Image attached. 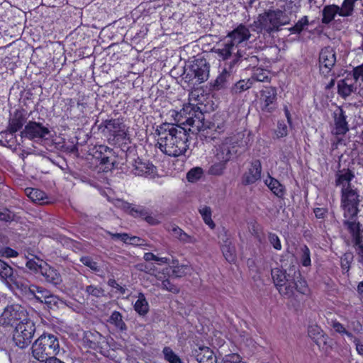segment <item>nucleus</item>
<instances>
[{"label": "nucleus", "instance_id": "obj_1", "mask_svg": "<svg viewBox=\"0 0 363 363\" xmlns=\"http://www.w3.org/2000/svg\"><path fill=\"white\" fill-rule=\"evenodd\" d=\"M155 133L159 149L168 156L179 157L189 149L190 134L186 127L164 123L157 126Z\"/></svg>", "mask_w": 363, "mask_h": 363}, {"label": "nucleus", "instance_id": "obj_2", "mask_svg": "<svg viewBox=\"0 0 363 363\" xmlns=\"http://www.w3.org/2000/svg\"><path fill=\"white\" fill-rule=\"evenodd\" d=\"M180 118L177 120L179 125L186 127L188 133L196 134L200 132L201 136L206 140L210 139L215 140L219 130H221L223 125H216L215 123L206 121L204 114L199 106L193 104H188L184 106L183 109L179 113Z\"/></svg>", "mask_w": 363, "mask_h": 363}, {"label": "nucleus", "instance_id": "obj_3", "mask_svg": "<svg viewBox=\"0 0 363 363\" xmlns=\"http://www.w3.org/2000/svg\"><path fill=\"white\" fill-rule=\"evenodd\" d=\"M299 6L293 1H289L284 6L283 9H269L258 16L257 20L254 21L256 30L271 34L281 30V27L288 25L294 17H296Z\"/></svg>", "mask_w": 363, "mask_h": 363}, {"label": "nucleus", "instance_id": "obj_4", "mask_svg": "<svg viewBox=\"0 0 363 363\" xmlns=\"http://www.w3.org/2000/svg\"><path fill=\"white\" fill-rule=\"evenodd\" d=\"M31 350L35 359L44 362L57 354L60 351L59 340L53 334L45 333L34 341Z\"/></svg>", "mask_w": 363, "mask_h": 363}, {"label": "nucleus", "instance_id": "obj_5", "mask_svg": "<svg viewBox=\"0 0 363 363\" xmlns=\"http://www.w3.org/2000/svg\"><path fill=\"white\" fill-rule=\"evenodd\" d=\"M209 68L206 60L196 59L191 65L185 67L182 75V79L192 86H197L208 79Z\"/></svg>", "mask_w": 363, "mask_h": 363}, {"label": "nucleus", "instance_id": "obj_6", "mask_svg": "<svg viewBox=\"0 0 363 363\" xmlns=\"http://www.w3.org/2000/svg\"><path fill=\"white\" fill-rule=\"evenodd\" d=\"M341 193L342 206L344 209V217L346 218V220H343V225L348 230L347 226L345 225V222L349 221L357 223L354 218L357 216L359 212L358 206L360 202L359 199V195L357 189L356 188H353L351 185L342 188ZM357 223L361 224L359 222H357Z\"/></svg>", "mask_w": 363, "mask_h": 363}, {"label": "nucleus", "instance_id": "obj_7", "mask_svg": "<svg viewBox=\"0 0 363 363\" xmlns=\"http://www.w3.org/2000/svg\"><path fill=\"white\" fill-rule=\"evenodd\" d=\"M35 330V324L30 318L18 323L12 333L14 345L20 349L28 347L31 343Z\"/></svg>", "mask_w": 363, "mask_h": 363}, {"label": "nucleus", "instance_id": "obj_8", "mask_svg": "<svg viewBox=\"0 0 363 363\" xmlns=\"http://www.w3.org/2000/svg\"><path fill=\"white\" fill-rule=\"evenodd\" d=\"M350 235V240L347 242L348 246H352L357 254V261L363 268V227L362 224L355 222H345Z\"/></svg>", "mask_w": 363, "mask_h": 363}, {"label": "nucleus", "instance_id": "obj_9", "mask_svg": "<svg viewBox=\"0 0 363 363\" xmlns=\"http://www.w3.org/2000/svg\"><path fill=\"white\" fill-rule=\"evenodd\" d=\"M29 319L26 309L19 304L8 305L0 315V324L13 325Z\"/></svg>", "mask_w": 363, "mask_h": 363}, {"label": "nucleus", "instance_id": "obj_10", "mask_svg": "<svg viewBox=\"0 0 363 363\" xmlns=\"http://www.w3.org/2000/svg\"><path fill=\"white\" fill-rule=\"evenodd\" d=\"M299 273L294 274L293 278L289 279L288 281L281 284V286L278 287L280 295L286 298H292L294 296L295 291H298L302 294H305L308 291L306 282L301 279Z\"/></svg>", "mask_w": 363, "mask_h": 363}, {"label": "nucleus", "instance_id": "obj_11", "mask_svg": "<svg viewBox=\"0 0 363 363\" xmlns=\"http://www.w3.org/2000/svg\"><path fill=\"white\" fill-rule=\"evenodd\" d=\"M238 151V140L233 137L226 138L216 148V160L228 162Z\"/></svg>", "mask_w": 363, "mask_h": 363}, {"label": "nucleus", "instance_id": "obj_12", "mask_svg": "<svg viewBox=\"0 0 363 363\" xmlns=\"http://www.w3.org/2000/svg\"><path fill=\"white\" fill-rule=\"evenodd\" d=\"M277 93L275 87L267 86L260 91L259 104L261 110L272 113L277 107Z\"/></svg>", "mask_w": 363, "mask_h": 363}, {"label": "nucleus", "instance_id": "obj_13", "mask_svg": "<svg viewBox=\"0 0 363 363\" xmlns=\"http://www.w3.org/2000/svg\"><path fill=\"white\" fill-rule=\"evenodd\" d=\"M336 62V53L330 46L323 48L319 54L320 72L325 77L330 74Z\"/></svg>", "mask_w": 363, "mask_h": 363}, {"label": "nucleus", "instance_id": "obj_14", "mask_svg": "<svg viewBox=\"0 0 363 363\" xmlns=\"http://www.w3.org/2000/svg\"><path fill=\"white\" fill-rule=\"evenodd\" d=\"M50 133L48 128L43 126L42 123L35 121H29L21 132L20 136L26 138L30 140H37L43 139Z\"/></svg>", "mask_w": 363, "mask_h": 363}, {"label": "nucleus", "instance_id": "obj_15", "mask_svg": "<svg viewBox=\"0 0 363 363\" xmlns=\"http://www.w3.org/2000/svg\"><path fill=\"white\" fill-rule=\"evenodd\" d=\"M102 125L107 130L108 133L118 139H125L127 136L125 125L121 118L106 120Z\"/></svg>", "mask_w": 363, "mask_h": 363}, {"label": "nucleus", "instance_id": "obj_16", "mask_svg": "<svg viewBox=\"0 0 363 363\" xmlns=\"http://www.w3.org/2000/svg\"><path fill=\"white\" fill-rule=\"evenodd\" d=\"M261 162L259 160H255L251 162L250 167L242 174V184L245 186L255 184L261 179Z\"/></svg>", "mask_w": 363, "mask_h": 363}, {"label": "nucleus", "instance_id": "obj_17", "mask_svg": "<svg viewBox=\"0 0 363 363\" xmlns=\"http://www.w3.org/2000/svg\"><path fill=\"white\" fill-rule=\"evenodd\" d=\"M235 66L232 65L230 61L229 63H226L222 71V72L217 77L213 83V87L214 90H220L226 88L233 79V72Z\"/></svg>", "mask_w": 363, "mask_h": 363}, {"label": "nucleus", "instance_id": "obj_18", "mask_svg": "<svg viewBox=\"0 0 363 363\" xmlns=\"http://www.w3.org/2000/svg\"><path fill=\"white\" fill-rule=\"evenodd\" d=\"M251 34L249 28L240 23L232 31L229 32L226 38H229V40L238 48V45L244 41L248 40Z\"/></svg>", "mask_w": 363, "mask_h": 363}, {"label": "nucleus", "instance_id": "obj_19", "mask_svg": "<svg viewBox=\"0 0 363 363\" xmlns=\"http://www.w3.org/2000/svg\"><path fill=\"white\" fill-rule=\"evenodd\" d=\"M333 118L335 127L332 131L333 134L335 135H345L349 131L345 111L339 108L333 113Z\"/></svg>", "mask_w": 363, "mask_h": 363}, {"label": "nucleus", "instance_id": "obj_20", "mask_svg": "<svg viewBox=\"0 0 363 363\" xmlns=\"http://www.w3.org/2000/svg\"><path fill=\"white\" fill-rule=\"evenodd\" d=\"M18 288L24 292V294L28 297H33L41 303H43L44 300H45L48 296L50 295L49 291L35 285L29 286L21 282L20 284V287Z\"/></svg>", "mask_w": 363, "mask_h": 363}, {"label": "nucleus", "instance_id": "obj_21", "mask_svg": "<svg viewBox=\"0 0 363 363\" xmlns=\"http://www.w3.org/2000/svg\"><path fill=\"white\" fill-rule=\"evenodd\" d=\"M232 65L235 66L238 63L242 64V67L247 68L250 67H255L259 63V60L257 56L252 55L250 53L238 49L235 54V58L231 61Z\"/></svg>", "mask_w": 363, "mask_h": 363}, {"label": "nucleus", "instance_id": "obj_22", "mask_svg": "<svg viewBox=\"0 0 363 363\" xmlns=\"http://www.w3.org/2000/svg\"><path fill=\"white\" fill-rule=\"evenodd\" d=\"M27 118L25 113L20 110H16L13 116L9 121V125L6 131L1 132V134L9 132L11 134L16 133L22 128L26 123Z\"/></svg>", "mask_w": 363, "mask_h": 363}, {"label": "nucleus", "instance_id": "obj_23", "mask_svg": "<svg viewBox=\"0 0 363 363\" xmlns=\"http://www.w3.org/2000/svg\"><path fill=\"white\" fill-rule=\"evenodd\" d=\"M133 173L137 176L153 177L156 172V167L150 162H144L140 159L135 160L133 164Z\"/></svg>", "mask_w": 363, "mask_h": 363}, {"label": "nucleus", "instance_id": "obj_24", "mask_svg": "<svg viewBox=\"0 0 363 363\" xmlns=\"http://www.w3.org/2000/svg\"><path fill=\"white\" fill-rule=\"evenodd\" d=\"M40 274L47 282L54 286H58L62 282V279L59 272L47 263H43Z\"/></svg>", "mask_w": 363, "mask_h": 363}, {"label": "nucleus", "instance_id": "obj_25", "mask_svg": "<svg viewBox=\"0 0 363 363\" xmlns=\"http://www.w3.org/2000/svg\"><path fill=\"white\" fill-rule=\"evenodd\" d=\"M220 247L225 259L228 262L232 263L236 260L235 247L226 235H223L221 238Z\"/></svg>", "mask_w": 363, "mask_h": 363}, {"label": "nucleus", "instance_id": "obj_26", "mask_svg": "<svg viewBox=\"0 0 363 363\" xmlns=\"http://www.w3.org/2000/svg\"><path fill=\"white\" fill-rule=\"evenodd\" d=\"M169 231L173 237L184 244H195L198 242L194 236L188 235L176 225H172L169 228Z\"/></svg>", "mask_w": 363, "mask_h": 363}, {"label": "nucleus", "instance_id": "obj_27", "mask_svg": "<svg viewBox=\"0 0 363 363\" xmlns=\"http://www.w3.org/2000/svg\"><path fill=\"white\" fill-rule=\"evenodd\" d=\"M0 278L4 281L13 283L17 288L20 287L21 282L15 277L13 268L1 259H0Z\"/></svg>", "mask_w": 363, "mask_h": 363}, {"label": "nucleus", "instance_id": "obj_28", "mask_svg": "<svg viewBox=\"0 0 363 363\" xmlns=\"http://www.w3.org/2000/svg\"><path fill=\"white\" fill-rule=\"evenodd\" d=\"M196 357L199 363H216L217 357L208 347H201L196 350Z\"/></svg>", "mask_w": 363, "mask_h": 363}, {"label": "nucleus", "instance_id": "obj_29", "mask_svg": "<svg viewBox=\"0 0 363 363\" xmlns=\"http://www.w3.org/2000/svg\"><path fill=\"white\" fill-rule=\"evenodd\" d=\"M339 6L335 4L326 5L322 10L321 22L324 25H329L338 14Z\"/></svg>", "mask_w": 363, "mask_h": 363}, {"label": "nucleus", "instance_id": "obj_30", "mask_svg": "<svg viewBox=\"0 0 363 363\" xmlns=\"http://www.w3.org/2000/svg\"><path fill=\"white\" fill-rule=\"evenodd\" d=\"M236 48L237 47L228 40L221 45V48L214 49V52L220 59L226 60L232 56Z\"/></svg>", "mask_w": 363, "mask_h": 363}, {"label": "nucleus", "instance_id": "obj_31", "mask_svg": "<svg viewBox=\"0 0 363 363\" xmlns=\"http://www.w3.org/2000/svg\"><path fill=\"white\" fill-rule=\"evenodd\" d=\"M352 79L347 77L338 82L337 89L340 95L346 97L356 90V87L352 84Z\"/></svg>", "mask_w": 363, "mask_h": 363}, {"label": "nucleus", "instance_id": "obj_32", "mask_svg": "<svg viewBox=\"0 0 363 363\" xmlns=\"http://www.w3.org/2000/svg\"><path fill=\"white\" fill-rule=\"evenodd\" d=\"M271 274L277 289L281 286V284L288 281L289 279L293 278V276L287 274L285 270L279 268L272 269Z\"/></svg>", "mask_w": 363, "mask_h": 363}, {"label": "nucleus", "instance_id": "obj_33", "mask_svg": "<svg viewBox=\"0 0 363 363\" xmlns=\"http://www.w3.org/2000/svg\"><path fill=\"white\" fill-rule=\"evenodd\" d=\"M25 192L28 197L33 202L40 204L48 203L46 194L44 191L33 188H26Z\"/></svg>", "mask_w": 363, "mask_h": 363}, {"label": "nucleus", "instance_id": "obj_34", "mask_svg": "<svg viewBox=\"0 0 363 363\" xmlns=\"http://www.w3.org/2000/svg\"><path fill=\"white\" fill-rule=\"evenodd\" d=\"M354 175L350 169H342L336 174V186H342V188L351 185L350 182Z\"/></svg>", "mask_w": 363, "mask_h": 363}, {"label": "nucleus", "instance_id": "obj_35", "mask_svg": "<svg viewBox=\"0 0 363 363\" xmlns=\"http://www.w3.org/2000/svg\"><path fill=\"white\" fill-rule=\"evenodd\" d=\"M264 183L279 198H282L284 196L285 188L276 179L269 177L268 179L264 181Z\"/></svg>", "mask_w": 363, "mask_h": 363}, {"label": "nucleus", "instance_id": "obj_36", "mask_svg": "<svg viewBox=\"0 0 363 363\" xmlns=\"http://www.w3.org/2000/svg\"><path fill=\"white\" fill-rule=\"evenodd\" d=\"M308 333L309 337L320 346L321 342L325 343V337L323 330L317 325H313L308 327Z\"/></svg>", "mask_w": 363, "mask_h": 363}, {"label": "nucleus", "instance_id": "obj_37", "mask_svg": "<svg viewBox=\"0 0 363 363\" xmlns=\"http://www.w3.org/2000/svg\"><path fill=\"white\" fill-rule=\"evenodd\" d=\"M134 310L141 316H145L148 313L149 304L143 293H139L138 298L134 304Z\"/></svg>", "mask_w": 363, "mask_h": 363}, {"label": "nucleus", "instance_id": "obj_38", "mask_svg": "<svg viewBox=\"0 0 363 363\" xmlns=\"http://www.w3.org/2000/svg\"><path fill=\"white\" fill-rule=\"evenodd\" d=\"M108 322L122 332L127 330V325L123 320L121 313L118 311H113L109 317Z\"/></svg>", "mask_w": 363, "mask_h": 363}, {"label": "nucleus", "instance_id": "obj_39", "mask_svg": "<svg viewBox=\"0 0 363 363\" xmlns=\"http://www.w3.org/2000/svg\"><path fill=\"white\" fill-rule=\"evenodd\" d=\"M354 3L352 0H344L341 6H339L338 15L342 17H348L352 15Z\"/></svg>", "mask_w": 363, "mask_h": 363}, {"label": "nucleus", "instance_id": "obj_40", "mask_svg": "<svg viewBox=\"0 0 363 363\" xmlns=\"http://www.w3.org/2000/svg\"><path fill=\"white\" fill-rule=\"evenodd\" d=\"M252 86V82L250 79L247 80H240L237 82L231 88V92L232 94H240L250 88H251Z\"/></svg>", "mask_w": 363, "mask_h": 363}, {"label": "nucleus", "instance_id": "obj_41", "mask_svg": "<svg viewBox=\"0 0 363 363\" xmlns=\"http://www.w3.org/2000/svg\"><path fill=\"white\" fill-rule=\"evenodd\" d=\"M309 25L308 16H304L298 20L294 26L289 28V30L294 34H300Z\"/></svg>", "mask_w": 363, "mask_h": 363}, {"label": "nucleus", "instance_id": "obj_42", "mask_svg": "<svg viewBox=\"0 0 363 363\" xmlns=\"http://www.w3.org/2000/svg\"><path fill=\"white\" fill-rule=\"evenodd\" d=\"M162 353L164 359L169 363H182L179 357L169 347H164Z\"/></svg>", "mask_w": 363, "mask_h": 363}, {"label": "nucleus", "instance_id": "obj_43", "mask_svg": "<svg viewBox=\"0 0 363 363\" xmlns=\"http://www.w3.org/2000/svg\"><path fill=\"white\" fill-rule=\"evenodd\" d=\"M204 223L208 225L211 229L215 228V223L211 218V209L208 206H203L199 209Z\"/></svg>", "mask_w": 363, "mask_h": 363}, {"label": "nucleus", "instance_id": "obj_44", "mask_svg": "<svg viewBox=\"0 0 363 363\" xmlns=\"http://www.w3.org/2000/svg\"><path fill=\"white\" fill-rule=\"evenodd\" d=\"M217 161V162H215L209 168L208 173L211 175L220 176L223 174L225 169H226V164L228 162H224L223 161L220 160Z\"/></svg>", "mask_w": 363, "mask_h": 363}, {"label": "nucleus", "instance_id": "obj_45", "mask_svg": "<svg viewBox=\"0 0 363 363\" xmlns=\"http://www.w3.org/2000/svg\"><path fill=\"white\" fill-rule=\"evenodd\" d=\"M301 251V262L304 267H308L311 264V252L309 248L306 245H303L300 248Z\"/></svg>", "mask_w": 363, "mask_h": 363}, {"label": "nucleus", "instance_id": "obj_46", "mask_svg": "<svg viewBox=\"0 0 363 363\" xmlns=\"http://www.w3.org/2000/svg\"><path fill=\"white\" fill-rule=\"evenodd\" d=\"M203 171L201 167H194L190 169L186 174V179L190 182L199 180L203 175Z\"/></svg>", "mask_w": 363, "mask_h": 363}, {"label": "nucleus", "instance_id": "obj_47", "mask_svg": "<svg viewBox=\"0 0 363 363\" xmlns=\"http://www.w3.org/2000/svg\"><path fill=\"white\" fill-rule=\"evenodd\" d=\"M354 259V255L350 252H345L341 257V267L343 271L347 272L350 269V264Z\"/></svg>", "mask_w": 363, "mask_h": 363}, {"label": "nucleus", "instance_id": "obj_48", "mask_svg": "<svg viewBox=\"0 0 363 363\" xmlns=\"http://www.w3.org/2000/svg\"><path fill=\"white\" fill-rule=\"evenodd\" d=\"M85 291L89 296L100 298L104 296V290L99 286L89 285L85 288Z\"/></svg>", "mask_w": 363, "mask_h": 363}, {"label": "nucleus", "instance_id": "obj_49", "mask_svg": "<svg viewBox=\"0 0 363 363\" xmlns=\"http://www.w3.org/2000/svg\"><path fill=\"white\" fill-rule=\"evenodd\" d=\"M191 271V267L189 265H177L173 267L172 275L175 277H182L189 274Z\"/></svg>", "mask_w": 363, "mask_h": 363}, {"label": "nucleus", "instance_id": "obj_50", "mask_svg": "<svg viewBox=\"0 0 363 363\" xmlns=\"http://www.w3.org/2000/svg\"><path fill=\"white\" fill-rule=\"evenodd\" d=\"M80 262L85 266L88 267L89 268H90L92 271L95 272H99L101 269L100 267H99L97 262H94L93 260V259L90 257H88V256H85V257H82L80 258Z\"/></svg>", "mask_w": 363, "mask_h": 363}, {"label": "nucleus", "instance_id": "obj_51", "mask_svg": "<svg viewBox=\"0 0 363 363\" xmlns=\"http://www.w3.org/2000/svg\"><path fill=\"white\" fill-rule=\"evenodd\" d=\"M250 79L252 80V82H253V81L261 82H269V77L266 70L257 69L253 74V75Z\"/></svg>", "mask_w": 363, "mask_h": 363}, {"label": "nucleus", "instance_id": "obj_52", "mask_svg": "<svg viewBox=\"0 0 363 363\" xmlns=\"http://www.w3.org/2000/svg\"><path fill=\"white\" fill-rule=\"evenodd\" d=\"M43 260L38 259V262L34 259H29L27 261L26 266L30 270L35 272H41V267L43 264Z\"/></svg>", "mask_w": 363, "mask_h": 363}, {"label": "nucleus", "instance_id": "obj_53", "mask_svg": "<svg viewBox=\"0 0 363 363\" xmlns=\"http://www.w3.org/2000/svg\"><path fill=\"white\" fill-rule=\"evenodd\" d=\"M221 363H242V357L237 353H232L225 355Z\"/></svg>", "mask_w": 363, "mask_h": 363}, {"label": "nucleus", "instance_id": "obj_54", "mask_svg": "<svg viewBox=\"0 0 363 363\" xmlns=\"http://www.w3.org/2000/svg\"><path fill=\"white\" fill-rule=\"evenodd\" d=\"M268 240L275 250H280L281 249V244L277 235L269 233Z\"/></svg>", "mask_w": 363, "mask_h": 363}, {"label": "nucleus", "instance_id": "obj_55", "mask_svg": "<svg viewBox=\"0 0 363 363\" xmlns=\"http://www.w3.org/2000/svg\"><path fill=\"white\" fill-rule=\"evenodd\" d=\"M162 288L173 294H178L179 292V289L177 286L173 284L169 279L162 281Z\"/></svg>", "mask_w": 363, "mask_h": 363}, {"label": "nucleus", "instance_id": "obj_56", "mask_svg": "<svg viewBox=\"0 0 363 363\" xmlns=\"http://www.w3.org/2000/svg\"><path fill=\"white\" fill-rule=\"evenodd\" d=\"M135 267L138 270L148 274H152L155 270V266L153 264L139 263L135 266Z\"/></svg>", "mask_w": 363, "mask_h": 363}, {"label": "nucleus", "instance_id": "obj_57", "mask_svg": "<svg viewBox=\"0 0 363 363\" xmlns=\"http://www.w3.org/2000/svg\"><path fill=\"white\" fill-rule=\"evenodd\" d=\"M14 219V214L8 209L0 211V220L11 222Z\"/></svg>", "mask_w": 363, "mask_h": 363}, {"label": "nucleus", "instance_id": "obj_58", "mask_svg": "<svg viewBox=\"0 0 363 363\" xmlns=\"http://www.w3.org/2000/svg\"><path fill=\"white\" fill-rule=\"evenodd\" d=\"M18 252L10 247H5L0 250V256L7 258L17 257Z\"/></svg>", "mask_w": 363, "mask_h": 363}, {"label": "nucleus", "instance_id": "obj_59", "mask_svg": "<svg viewBox=\"0 0 363 363\" xmlns=\"http://www.w3.org/2000/svg\"><path fill=\"white\" fill-rule=\"evenodd\" d=\"M130 215L134 217H145L147 215V212L143 207H135L131 208Z\"/></svg>", "mask_w": 363, "mask_h": 363}, {"label": "nucleus", "instance_id": "obj_60", "mask_svg": "<svg viewBox=\"0 0 363 363\" xmlns=\"http://www.w3.org/2000/svg\"><path fill=\"white\" fill-rule=\"evenodd\" d=\"M106 233L111 237L112 239L121 240L123 242H128L129 235L127 233H113L109 231H107Z\"/></svg>", "mask_w": 363, "mask_h": 363}, {"label": "nucleus", "instance_id": "obj_61", "mask_svg": "<svg viewBox=\"0 0 363 363\" xmlns=\"http://www.w3.org/2000/svg\"><path fill=\"white\" fill-rule=\"evenodd\" d=\"M331 326L338 333L343 335V333H346V329L344 325L337 320L331 321Z\"/></svg>", "mask_w": 363, "mask_h": 363}, {"label": "nucleus", "instance_id": "obj_62", "mask_svg": "<svg viewBox=\"0 0 363 363\" xmlns=\"http://www.w3.org/2000/svg\"><path fill=\"white\" fill-rule=\"evenodd\" d=\"M359 78L363 80V64L353 69V79L357 82Z\"/></svg>", "mask_w": 363, "mask_h": 363}, {"label": "nucleus", "instance_id": "obj_63", "mask_svg": "<svg viewBox=\"0 0 363 363\" xmlns=\"http://www.w3.org/2000/svg\"><path fill=\"white\" fill-rule=\"evenodd\" d=\"M108 286L116 289L121 294H125L126 289L123 286H120L115 279H110L108 281Z\"/></svg>", "mask_w": 363, "mask_h": 363}, {"label": "nucleus", "instance_id": "obj_64", "mask_svg": "<svg viewBox=\"0 0 363 363\" xmlns=\"http://www.w3.org/2000/svg\"><path fill=\"white\" fill-rule=\"evenodd\" d=\"M60 301L59 298L56 296H54L50 293V295L48 296L45 300H44L45 303L48 305H54L56 306Z\"/></svg>", "mask_w": 363, "mask_h": 363}]
</instances>
